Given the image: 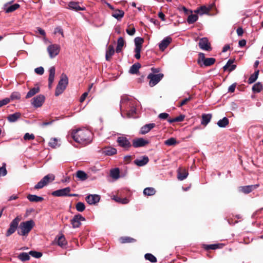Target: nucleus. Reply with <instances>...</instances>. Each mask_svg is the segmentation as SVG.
<instances>
[{"label":"nucleus","instance_id":"f257e3e1","mask_svg":"<svg viewBox=\"0 0 263 263\" xmlns=\"http://www.w3.org/2000/svg\"><path fill=\"white\" fill-rule=\"evenodd\" d=\"M71 137L76 142L84 145L92 141V133L87 129H79L73 131Z\"/></svg>","mask_w":263,"mask_h":263},{"label":"nucleus","instance_id":"f03ea898","mask_svg":"<svg viewBox=\"0 0 263 263\" xmlns=\"http://www.w3.org/2000/svg\"><path fill=\"white\" fill-rule=\"evenodd\" d=\"M35 226L32 220L22 222L20 223L17 233L20 235L27 236Z\"/></svg>","mask_w":263,"mask_h":263},{"label":"nucleus","instance_id":"7ed1b4c3","mask_svg":"<svg viewBox=\"0 0 263 263\" xmlns=\"http://www.w3.org/2000/svg\"><path fill=\"white\" fill-rule=\"evenodd\" d=\"M68 84V78L65 73H63L60 77V81L57 86L55 91V96H58L62 94L66 89Z\"/></svg>","mask_w":263,"mask_h":263},{"label":"nucleus","instance_id":"20e7f679","mask_svg":"<svg viewBox=\"0 0 263 263\" xmlns=\"http://www.w3.org/2000/svg\"><path fill=\"white\" fill-rule=\"evenodd\" d=\"M216 61L215 58L205 57V54L202 52H200L198 54V58L197 60V63L200 66L202 67L203 65L208 67L213 65Z\"/></svg>","mask_w":263,"mask_h":263},{"label":"nucleus","instance_id":"39448f33","mask_svg":"<svg viewBox=\"0 0 263 263\" xmlns=\"http://www.w3.org/2000/svg\"><path fill=\"white\" fill-rule=\"evenodd\" d=\"M127 168L124 166L123 168H114L110 171V177L115 180L118 179L120 177H124L127 174Z\"/></svg>","mask_w":263,"mask_h":263},{"label":"nucleus","instance_id":"423d86ee","mask_svg":"<svg viewBox=\"0 0 263 263\" xmlns=\"http://www.w3.org/2000/svg\"><path fill=\"white\" fill-rule=\"evenodd\" d=\"M163 73L154 74L149 73L147 76V79L149 80V85L150 87H153L157 84L163 78Z\"/></svg>","mask_w":263,"mask_h":263},{"label":"nucleus","instance_id":"0eeeda50","mask_svg":"<svg viewBox=\"0 0 263 263\" xmlns=\"http://www.w3.org/2000/svg\"><path fill=\"white\" fill-rule=\"evenodd\" d=\"M54 179V176L52 174H48L41 180L35 186L34 189H40L46 186L49 182Z\"/></svg>","mask_w":263,"mask_h":263},{"label":"nucleus","instance_id":"6e6552de","mask_svg":"<svg viewBox=\"0 0 263 263\" xmlns=\"http://www.w3.org/2000/svg\"><path fill=\"white\" fill-rule=\"evenodd\" d=\"M21 220V217L20 216H17L11 222L10 227L6 234V236H9L15 232Z\"/></svg>","mask_w":263,"mask_h":263},{"label":"nucleus","instance_id":"1a4fd4ad","mask_svg":"<svg viewBox=\"0 0 263 263\" xmlns=\"http://www.w3.org/2000/svg\"><path fill=\"white\" fill-rule=\"evenodd\" d=\"M133 101L130 100L127 97H123L120 101V109L121 111H126L134 106Z\"/></svg>","mask_w":263,"mask_h":263},{"label":"nucleus","instance_id":"9d476101","mask_svg":"<svg viewBox=\"0 0 263 263\" xmlns=\"http://www.w3.org/2000/svg\"><path fill=\"white\" fill-rule=\"evenodd\" d=\"M118 145L125 150L128 151L132 147V144L129 140L125 137H118L117 139Z\"/></svg>","mask_w":263,"mask_h":263},{"label":"nucleus","instance_id":"9b49d317","mask_svg":"<svg viewBox=\"0 0 263 263\" xmlns=\"http://www.w3.org/2000/svg\"><path fill=\"white\" fill-rule=\"evenodd\" d=\"M198 45L200 49L205 51H210L212 49L211 44L206 37L200 39Z\"/></svg>","mask_w":263,"mask_h":263},{"label":"nucleus","instance_id":"f8f14e48","mask_svg":"<svg viewBox=\"0 0 263 263\" xmlns=\"http://www.w3.org/2000/svg\"><path fill=\"white\" fill-rule=\"evenodd\" d=\"M60 47L59 45L52 44L49 45L47 48V51L51 58H53L57 55L60 52Z\"/></svg>","mask_w":263,"mask_h":263},{"label":"nucleus","instance_id":"ddd939ff","mask_svg":"<svg viewBox=\"0 0 263 263\" xmlns=\"http://www.w3.org/2000/svg\"><path fill=\"white\" fill-rule=\"evenodd\" d=\"M85 200L90 205H96L100 200V196L97 194H89L85 197Z\"/></svg>","mask_w":263,"mask_h":263},{"label":"nucleus","instance_id":"4468645a","mask_svg":"<svg viewBox=\"0 0 263 263\" xmlns=\"http://www.w3.org/2000/svg\"><path fill=\"white\" fill-rule=\"evenodd\" d=\"M85 220V218L81 214H77L74 216L71 220V223L73 228H79L81 224V221Z\"/></svg>","mask_w":263,"mask_h":263},{"label":"nucleus","instance_id":"2eb2a0df","mask_svg":"<svg viewBox=\"0 0 263 263\" xmlns=\"http://www.w3.org/2000/svg\"><path fill=\"white\" fill-rule=\"evenodd\" d=\"M71 191L69 187L56 190L52 193V195L56 197L68 196V193Z\"/></svg>","mask_w":263,"mask_h":263},{"label":"nucleus","instance_id":"dca6fc26","mask_svg":"<svg viewBox=\"0 0 263 263\" xmlns=\"http://www.w3.org/2000/svg\"><path fill=\"white\" fill-rule=\"evenodd\" d=\"M45 99L44 95H39L32 99L31 104L35 107H40L44 102Z\"/></svg>","mask_w":263,"mask_h":263},{"label":"nucleus","instance_id":"f3484780","mask_svg":"<svg viewBox=\"0 0 263 263\" xmlns=\"http://www.w3.org/2000/svg\"><path fill=\"white\" fill-rule=\"evenodd\" d=\"M188 175V171L185 167H179L177 170V178L179 180H183Z\"/></svg>","mask_w":263,"mask_h":263},{"label":"nucleus","instance_id":"a211bd4d","mask_svg":"<svg viewBox=\"0 0 263 263\" xmlns=\"http://www.w3.org/2000/svg\"><path fill=\"white\" fill-rule=\"evenodd\" d=\"M148 141L144 140L142 138L135 139L133 140V145L134 147L137 148L139 147H143L148 144Z\"/></svg>","mask_w":263,"mask_h":263},{"label":"nucleus","instance_id":"6ab92c4d","mask_svg":"<svg viewBox=\"0 0 263 263\" xmlns=\"http://www.w3.org/2000/svg\"><path fill=\"white\" fill-rule=\"evenodd\" d=\"M212 5H209L208 7L203 5L198 8L195 10V13L199 14L200 15H203L204 14H209L212 9Z\"/></svg>","mask_w":263,"mask_h":263},{"label":"nucleus","instance_id":"aec40b11","mask_svg":"<svg viewBox=\"0 0 263 263\" xmlns=\"http://www.w3.org/2000/svg\"><path fill=\"white\" fill-rule=\"evenodd\" d=\"M67 8L75 11L84 10L85 9V7H80L79 3L76 2H70L68 3Z\"/></svg>","mask_w":263,"mask_h":263},{"label":"nucleus","instance_id":"412c9836","mask_svg":"<svg viewBox=\"0 0 263 263\" xmlns=\"http://www.w3.org/2000/svg\"><path fill=\"white\" fill-rule=\"evenodd\" d=\"M49 74L48 78V87L49 88H51L52 86V83L54 80L55 73V68L54 66H52L49 69Z\"/></svg>","mask_w":263,"mask_h":263},{"label":"nucleus","instance_id":"4be33fe9","mask_svg":"<svg viewBox=\"0 0 263 263\" xmlns=\"http://www.w3.org/2000/svg\"><path fill=\"white\" fill-rule=\"evenodd\" d=\"M235 59H230L228 60L226 64L223 67L224 71L228 70L229 72L233 71L236 68V65L233 64L234 62Z\"/></svg>","mask_w":263,"mask_h":263},{"label":"nucleus","instance_id":"5701e85b","mask_svg":"<svg viewBox=\"0 0 263 263\" xmlns=\"http://www.w3.org/2000/svg\"><path fill=\"white\" fill-rule=\"evenodd\" d=\"M171 41L172 38L171 37L168 36L164 39L159 44V47L160 50L164 51L171 43Z\"/></svg>","mask_w":263,"mask_h":263},{"label":"nucleus","instance_id":"b1692460","mask_svg":"<svg viewBox=\"0 0 263 263\" xmlns=\"http://www.w3.org/2000/svg\"><path fill=\"white\" fill-rule=\"evenodd\" d=\"M156 124L155 123L147 124L143 126L140 129V134L142 135L148 133L152 128L155 127Z\"/></svg>","mask_w":263,"mask_h":263},{"label":"nucleus","instance_id":"393cba45","mask_svg":"<svg viewBox=\"0 0 263 263\" xmlns=\"http://www.w3.org/2000/svg\"><path fill=\"white\" fill-rule=\"evenodd\" d=\"M21 117V114L19 112H16L13 114L9 115L7 117V119L9 122H14L19 119Z\"/></svg>","mask_w":263,"mask_h":263},{"label":"nucleus","instance_id":"a878e982","mask_svg":"<svg viewBox=\"0 0 263 263\" xmlns=\"http://www.w3.org/2000/svg\"><path fill=\"white\" fill-rule=\"evenodd\" d=\"M102 153L106 155L111 156L117 153V149L112 147H106L102 150Z\"/></svg>","mask_w":263,"mask_h":263},{"label":"nucleus","instance_id":"bb28decb","mask_svg":"<svg viewBox=\"0 0 263 263\" xmlns=\"http://www.w3.org/2000/svg\"><path fill=\"white\" fill-rule=\"evenodd\" d=\"M259 186L258 184L247 185L241 187V191L246 194H248L256 189Z\"/></svg>","mask_w":263,"mask_h":263},{"label":"nucleus","instance_id":"cd10ccee","mask_svg":"<svg viewBox=\"0 0 263 263\" xmlns=\"http://www.w3.org/2000/svg\"><path fill=\"white\" fill-rule=\"evenodd\" d=\"M114 53L115 49L114 46L111 45H109L106 51L105 58L106 61H110L111 57L114 55Z\"/></svg>","mask_w":263,"mask_h":263},{"label":"nucleus","instance_id":"c85d7f7f","mask_svg":"<svg viewBox=\"0 0 263 263\" xmlns=\"http://www.w3.org/2000/svg\"><path fill=\"white\" fill-rule=\"evenodd\" d=\"M124 44L125 41L124 39L122 37H119L117 41V46L116 49V51L117 53H120L121 52Z\"/></svg>","mask_w":263,"mask_h":263},{"label":"nucleus","instance_id":"c756f323","mask_svg":"<svg viewBox=\"0 0 263 263\" xmlns=\"http://www.w3.org/2000/svg\"><path fill=\"white\" fill-rule=\"evenodd\" d=\"M124 12L120 9L114 10L111 14L114 17L116 18L118 20H120L124 16Z\"/></svg>","mask_w":263,"mask_h":263},{"label":"nucleus","instance_id":"7c9ffc66","mask_svg":"<svg viewBox=\"0 0 263 263\" xmlns=\"http://www.w3.org/2000/svg\"><path fill=\"white\" fill-rule=\"evenodd\" d=\"M149 161V159L147 156H143L140 159H137L134 161L135 164H146Z\"/></svg>","mask_w":263,"mask_h":263},{"label":"nucleus","instance_id":"2f4dec72","mask_svg":"<svg viewBox=\"0 0 263 263\" xmlns=\"http://www.w3.org/2000/svg\"><path fill=\"white\" fill-rule=\"evenodd\" d=\"M40 91V88L39 87H33V88L30 89V90L28 92V93H27V95L26 96V99H28V98L32 97V96H34L35 94L39 92Z\"/></svg>","mask_w":263,"mask_h":263},{"label":"nucleus","instance_id":"473e14b6","mask_svg":"<svg viewBox=\"0 0 263 263\" xmlns=\"http://www.w3.org/2000/svg\"><path fill=\"white\" fill-rule=\"evenodd\" d=\"M212 117V115L210 114H202V120H201V124L204 125H206L211 121Z\"/></svg>","mask_w":263,"mask_h":263},{"label":"nucleus","instance_id":"72a5a7b5","mask_svg":"<svg viewBox=\"0 0 263 263\" xmlns=\"http://www.w3.org/2000/svg\"><path fill=\"white\" fill-rule=\"evenodd\" d=\"M141 64L139 63H136L133 64L130 68L129 73L131 74H137L139 72V69L141 68Z\"/></svg>","mask_w":263,"mask_h":263},{"label":"nucleus","instance_id":"f704fd0d","mask_svg":"<svg viewBox=\"0 0 263 263\" xmlns=\"http://www.w3.org/2000/svg\"><path fill=\"white\" fill-rule=\"evenodd\" d=\"M134 42L135 44V49H141L142 45L144 42V39L141 37H136L134 40Z\"/></svg>","mask_w":263,"mask_h":263},{"label":"nucleus","instance_id":"c9c22d12","mask_svg":"<svg viewBox=\"0 0 263 263\" xmlns=\"http://www.w3.org/2000/svg\"><path fill=\"white\" fill-rule=\"evenodd\" d=\"M27 199L31 202H40L43 200V198L42 197L31 194H29L27 196Z\"/></svg>","mask_w":263,"mask_h":263},{"label":"nucleus","instance_id":"e433bc0d","mask_svg":"<svg viewBox=\"0 0 263 263\" xmlns=\"http://www.w3.org/2000/svg\"><path fill=\"white\" fill-rule=\"evenodd\" d=\"M229 119L227 117H224L222 119L219 120L217 124L220 127H225L229 124Z\"/></svg>","mask_w":263,"mask_h":263},{"label":"nucleus","instance_id":"4c0bfd02","mask_svg":"<svg viewBox=\"0 0 263 263\" xmlns=\"http://www.w3.org/2000/svg\"><path fill=\"white\" fill-rule=\"evenodd\" d=\"M20 5L18 4H14L12 5L9 6L5 9L6 13H10L14 11L18 8H19Z\"/></svg>","mask_w":263,"mask_h":263},{"label":"nucleus","instance_id":"58836bf2","mask_svg":"<svg viewBox=\"0 0 263 263\" xmlns=\"http://www.w3.org/2000/svg\"><path fill=\"white\" fill-rule=\"evenodd\" d=\"M184 118L185 116L184 115H180V116L174 118L168 119L167 121L170 123H172L174 122H179L183 121Z\"/></svg>","mask_w":263,"mask_h":263},{"label":"nucleus","instance_id":"ea45409f","mask_svg":"<svg viewBox=\"0 0 263 263\" xmlns=\"http://www.w3.org/2000/svg\"><path fill=\"white\" fill-rule=\"evenodd\" d=\"M262 89V85L260 82L255 84L252 87V91L254 93H258L261 91Z\"/></svg>","mask_w":263,"mask_h":263},{"label":"nucleus","instance_id":"a19ab883","mask_svg":"<svg viewBox=\"0 0 263 263\" xmlns=\"http://www.w3.org/2000/svg\"><path fill=\"white\" fill-rule=\"evenodd\" d=\"M156 193V190L153 187H146L143 191V194L147 196H152Z\"/></svg>","mask_w":263,"mask_h":263},{"label":"nucleus","instance_id":"79ce46f5","mask_svg":"<svg viewBox=\"0 0 263 263\" xmlns=\"http://www.w3.org/2000/svg\"><path fill=\"white\" fill-rule=\"evenodd\" d=\"M198 18V16L197 14H191L188 16L187 22L189 24H192L196 22Z\"/></svg>","mask_w":263,"mask_h":263},{"label":"nucleus","instance_id":"37998d69","mask_svg":"<svg viewBox=\"0 0 263 263\" xmlns=\"http://www.w3.org/2000/svg\"><path fill=\"white\" fill-rule=\"evenodd\" d=\"M29 255H30L29 254H28L27 253L23 252V253H20L18 255V258L21 261H25L29 260V259H30Z\"/></svg>","mask_w":263,"mask_h":263},{"label":"nucleus","instance_id":"c03bdc74","mask_svg":"<svg viewBox=\"0 0 263 263\" xmlns=\"http://www.w3.org/2000/svg\"><path fill=\"white\" fill-rule=\"evenodd\" d=\"M77 177L81 180H85L87 178V175L82 171H78L77 173Z\"/></svg>","mask_w":263,"mask_h":263},{"label":"nucleus","instance_id":"a18cd8bd","mask_svg":"<svg viewBox=\"0 0 263 263\" xmlns=\"http://www.w3.org/2000/svg\"><path fill=\"white\" fill-rule=\"evenodd\" d=\"M58 244L61 247H64L66 245L67 242L64 235H61L59 237L58 240Z\"/></svg>","mask_w":263,"mask_h":263},{"label":"nucleus","instance_id":"49530a36","mask_svg":"<svg viewBox=\"0 0 263 263\" xmlns=\"http://www.w3.org/2000/svg\"><path fill=\"white\" fill-rule=\"evenodd\" d=\"M144 257L145 259L149 260L151 262H157L156 258L151 253H146L144 255Z\"/></svg>","mask_w":263,"mask_h":263},{"label":"nucleus","instance_id":"de8ad7c7","mask_svg":"<svg viewBox=\"0 0 263 263\" xmlns=\"http://www.w3.org/2000/svg\"><path fill=\"white\" fill-rule=\"evenodd\" d=\"M126 32L129 35H133L136 32V29L133 24H131L128 26V28L126 30Z\"/></svg>","mask_w":263,"mask_h":263},{"label":"nucleus","instance_id":"09e8293b","mask_svg":"<svg viewBox=\"0 0 263 263\" xmlns=\"http://www.w3.org/2000/svg\"><path fill=\"white\" fill-rule=\"evenodd\" d=\"M176 143V139L174 138H171L164 141V144L167 146L174 145Z\"/></svg>","mask_w":263,"mask_h":263},{"label":"nucleus","instance_id":"8fccbe9b","mask_svg":"<svg viewBox=\"0 0 263 263\" xmlns=\"http://www.w3.org/2000/svg\"><path fill=\"white\" fill-rule=\"evenodd\" d=\"M76 210L80 212L84 211L85 209V206L84 203L82 202H79L76 205Z\"/></svg>","mask_w":263,"mask_h":263},{"label":"nucleus","instance_id":"3c124183","mask_svg":"<svg viewBox=\"0 0 263 263\" xmlns=\"http://www.w3.org/2000/svg\"><path fill=\"white\" fill-rule=\"evenodd\" d=\"M222 246L223 245L222 244H213V245H205L204 248L206 250H215L216 249H218L219 247V246Z\"/></svg>","mask_w":263,"mask_h":263},{"label":"nucleus","instance_id":"603ef678","mask_svg":"<svg viewBox=\"0 0 263 263\" xmlns=\"http://www.w3.org/2000/svg\"><path fill=\"white\" fill-rule=\"evenodd\" d=\"M114 200L119 202V203H122V204H127L129 202V200L128 199L125 198H121L120 197H114Z\"/></svg>","mask_w":263,"mask_h":263},{"label":"nucleus","instance_id":"864d4df0","mask_svg":"<svg viewBox=\"0 0 263 263\" xmlns=\"http://www.w3.org/2000/svg\"><path fill=\"white\" fill-rule=\"evenodd\" d=\"M49 145L52 148H55L58 145V139L55 138L50 139Z\"/></svg>","mask_w":263,"mask_h":263},{"label":"nucleus","instance_id":"5fc2aeb1","mask_svg":"<svg viewBox=\"0 0 263 263\" xmlns=\"http://www.w3.org/2000/svg\"><path fill=\"white\" fill-rule=\"evenodd\" d=\"M120 241L122 243H129L135 241V239L133 238L129 237H124L120 238Z\"/></svg>","mask_w":263,"mask_h":263},{"label":"nucleus","instance_id":"6e6d98bb","mask_svg":"<svg viewBox=\"0 0 263 263\" xmlns=\"http://www.w3.org/2000/svg\"><path fill=\"white\" fill-rule=\"evenodd\" d=\"M29 254L32 257L36 258H39L42 256V253L40 252H36L35 251H31L29 252Z\"/></svg>","mask_w":263,"mask_h":263},{"label":"nucleus","instance_id":"4d7b16f0","mask_svg":"<svg viewBox=\"0 0 263 263\" xmlns=\"http://www.w3.org/2000/svg\"><path fill=\"white\" fill-rule=\"evenodd\" d=\"M21 98V95L18 92H13L10 96V100H13L15 99H20Z\"/></svg>","mask_w":263,"mask_h":263},{"label":"nucleus","instance_id":"13d9d810","mask_svg":"<svg viewBox=\"0 0 263 263\" xmlns=\"http://www.w3.org/2000/svg\"><path fill=\"white\" fill-rule=\"evenodd\" d=\"M127 112V115L128 117L133 116L136 113V108L134 107V105L130 107V108L128 109L126 111Z\"/></svg>","mask_w":263,"mask_h":263},{"label":"nucleus","instance_id":"bf43d9fd","mask_svg":"<svg viewBox=\"0 0 263 263\" xmlns=\"http://www.w3.org/2000/svg\"><path fill=\"white\" fill-rule=\"evenodd\" d=\"M191 100H192L191 97H189V98H185L179 103V104L178 105V106L179 107H181V106L185 105L186 104H187V102H189L190 101H191Z\"/></svg>","mask_w":263,"mask_h":263},{"label":"nucleus","instance_id":"052dcab7","mask_svg":"<svg viewBox=\"0 0 263 263\" xmlns=\"http://www.w3.org/2000/svg\"><path fill=\"white\" fill-rule=\"evenodd\" d=\"M133 158L134 157L132 156L128 155L125 156L124 158V162L125 164H128L132 162Z\"/></svg>","mask_w":263,"mask_h":263},{"label":"nucleus","instance_id":"680f3d73","mask_svg":"<svg viewBox=\"0 0 263 263\" xmlns=\"http://www.w3.org/2000/svg\"><path fill=\"white\" fill-rule=\"evenodd\" d=\"M35 138V136L33 134H29V133H26L24 136V139L25 140H33Z\"/></svg>","mask_w":263,"mask_h":263},{"label":"nucleus","instance_id":"e2e57ef3","mask_svg":"<svg viewBox=\"0 0 263 263\" xmlns=\"http://www.w3.org/2000/svg\"><path fill=\"white\" fill-rule=\"evenodd\" d=\"M7 171L5 167V165H3L0 167V177L6 175Z\"/></svg>","mask_w":263,"mask_h":263},{"label":"nucleus","instance_id":"0e129e2a","mask_svg":"<svg viewBox=\"0 0 263 263\" xmlns=\"http://www.w3.org/2000/svg\"><path fill=\"white\" fill-rule=\"evenodd\" d=\"M258 77L254 75L253 74H251L250 78L248 79V83L252 84L256 81Z\"/></svg>","mask_w":263,"mask_h":263},{"label":"nucleus","instance_id":"69168bd1","mask_svg":"<svg viewBox=\"0 0 263 263\" xmlns=\"http://www.w3.org/2000/svg\"><path fill=\"white\" fill-rule=\"evenodd\" d=\"M35 72L38 74L42 75L44 72V69L43 67L36 68L34 70Z\"/></svg>","mask_w":263,"mask_h":263},{"label":"nucleus","instance_id":"338daca9","mask_svg":"<svg viewBox=\"0 0 263 263\" xmlns=\"http://www.w3.org/2000/svg\"><path fill=\"white\" fill-rule=\"evenodd\" d=\"M10 102V99L6 98L2 100H0V107L7 104Z\"/></svg>","mask_w":263,"mask_h":263},{"label":"nucleus","instance_id":"774afa93","mask_svg":"<svg viewBox=\"0 0 263 263\" xmlns=\"http://www.w3.org/2000/svg\"><path fill=\"white\" fill-rule=\"evenodd\" d=\"M54 34H57V33H59L61 34L63 37H64L63 30L61 27H56L54 29Z\"/></svg>","mask_w":263,"mask_h":263}]
</instances>
